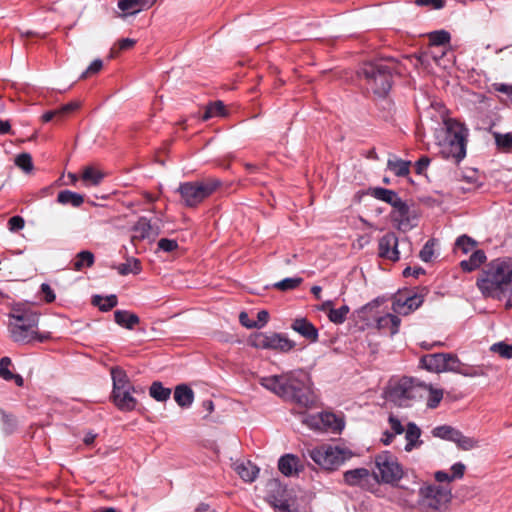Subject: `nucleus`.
I'll list each match as a JSON object with an SVG mask.
<instances>
[{
    "label": "nucleus",
    "mask_w": 512,
    "mask_h": 512,
    "mask_svg": "<svg viewBox=\"0 0 512 512\" xmlns=\"http://www.w3.org/2000/svg\"><path fill=\"white\" fill-rule=\"evenodd\" d=\"M418 6H431L435 9H440L444 6L445 0H415Z\"/></svg>",
    "instance_id": "obj_63"
},
{
    "label": "nucleus",
    "mask_w": 512,
    "mask_h": 512,
    "mask_svg": "<svg viewBox=\"0 0 512 512\" xmlns=\"http://www.w3.org/2000/svg\"><path fill=\"white\" fill-rule=\"evenodd\" d=\"M376 327L379 331L389 332L391 336L395 335L399 331L401 323L400 318L397 315L386 313L383 316H379L375 319Z\"/></svg>",
    "instance_id": "obj_21"
},
{
    "label": "nucleus",
    "mask_w": 512,
    "mask_h": 512,
    "mask_svg": "<svg viewBox=\"0 0 512 512\" xmlns=\"http://www.w3.org/2000/svg\"><path fill=\"white\" fill-rule=\"evenodd\" d=\"M409 244L407 241L402 240L401 244ZM400 241L395 233L388 232L383 235L378 242V255L379 257L396 262L400 259V252L398 246Z\"/></svg>",
    "instance_id": "obj_13"
},
{
    "label": "nucleus",
    "mask_w": 512,
    "mask_h": 512,
    "mask_svg": "<svg viewBox=\"0 0 512 512\" xmlns=\"http://www.w3.org/2000/svg\"><path fill=\"white\" fill-rule=\"evenodd\" d=\"M419 388L411 378L403 377L391 385L388 398L399 407H409L418 396Z\"/></svg>",
    "instance_id": "obj_12"
},
{
    "label": "nucleus",
    "mask_w": 512,
    "mask_h": 512,
    "mask_svg": "<svg viewBox=\"0 0 512 512\" xmlns=\"http://www.w3.org/2000/svg\"><path fill=\"white\" fill-rule=\"evenodd\" d=\"M135 388L112 392L115 406L121 411H133L137 406V399L132 395Z\"/></svg>",
    "instance_id": "obj_17"
},
{
    "label": "nucleus",
    "mask_w": 512,
    "mask_h": 512,
    "mask_svg": "<svg viewBox=\"0 0 512 512\" xmlns=\"http://www.w3.org/2000/svg\"><path fill=\"white\" fill-rule=\"evenodd\" d=\"M1 413H2V421L5 426L4 429H5L6 433H11L16 426V420L12 415L6 414L3 411Z\"/></svg>",
    "instance_id": "obj_59"
},
{
    "label": "nucleus",
    "mask_w": 512,
    "mask_h": 512,
    "mask_svg": "<svg viewBox=\"0 0 512 512\" xmlns=\"http://www.w3.org/2000/svg\"><path fill=\"white\" fill-rule=\"evenodd\" d=\"M372 196L378 200L390 204L392 207L396 205V202L400 199L398 194L386 188L377 187L372 190Z\"/></svg>",
    "instance_id": "obj_37"
},
{
    "label": "nucleus",
    "mask_w": 512,
    "mask_h": 512,
    "mask_svg": "<svg viewBox=\"0 0 512 512\" xmlns=\"http://www.w3.org/2000/svg\"><path fill=\"white\" fill-rule=\"evenodd\" d=\"M420 437L421 429L414 422H409L405 431L406 444L404 450L411 452L413 449L419 448L423 444Z\"/></svg>",
    "instance_id": "obj_23"
},
{
    "label": "nucleus",
    "mask_w": 512,
    "mask_h": 512,
    "mask_svg": "<svg viewBox=\"0 0 512 512\" xmlns=\"http://www.w3.org/2000/svg\"><path fill=\"white\" fill-rule=\"evenodd\" d=\"M419 481L416 476L412 477L410 484L403 483L398 486V501L401 505L409 508L415 507V501L412 499L416 491H419Z\"/></svg>",
    "instance_id": "obj_16"
},
{
    "label": "nucleus",
    "mask_w": 512,
    "mask_h": 512,
    "mask_svg": "<svg viewBox=\"0 0 512 512\" xmlns=\"http://www.w3.org/2000/svg\"><path fill=\"white\" fill-rule=\"evenodd\" d=\"M157 235L158 232L154 230L150 221L145 217H141L132 228L131 241H141Z\"/></svg>",
    "instance_id": "obj_19"
},
{
    "label": "nucleus",
    "mask_w": 512,
    "mask_h": 512,
    "mask_svg": "<svg viewBox=\"0 0 512 512\" xmlns=\"http://www.w3.org/2000/svg\"><path fill=\"white\" fill-rule=\"evenodd\" d=\"M445 372H453L457 373L460 371V366L462 362L459 360V358L451 353H446L445 357Z\"/></svg>",
    "instance_id": "obj_48"
},
{
    "label": "nucleus",
    "mask_w": 512,
    "mask_h": 512,
    "mask_svg": "<svg viewBox=\"0 0 512 512\" xmlns=\"http://www.w3.org/2000/svg\"><path fill=\"white\" fill-rule=\"evenodd\" d=\"M434 246H435V240L430 239L428 240L425 245L422 247L419 257L424 262H429L432 260L434 256Z\"/></svg>",
    "instance_id": "obj_51"
},
{
    "label": "nucleus",
    "mask_w": 512,
    "mask_h": 512,
    "mask_svg": "<svg viewBox=\"0 0 512 512\" xmlns=\"http://www.w3.org/2000/svg\"><path fill=\"white\" fill-rule=\"evenodd\" d=\"M468 130L455 119H444L435 129L434 138L438 153L445 159L459 163L466 156Z\"/></svg>",
    "instance_id": "obj_4"
},
{
    "label": "nucleus",
    "mask_w": 512,
    "mask_h": 512,
    "mask_svg": "<svg viewBox=\"0 0 512 512\" xmlns=\"http://www.w3.org/2000/svg\"><path fill=\"white\" fill-rule=\"evenodd\" d=\"M370 472L366 468H356L347 470L343 474L344 483L348 486H360L363 482H367Z\"/></svg>",
    "instance_id": "obj_24"
},
{
    "label": "nucleus",
    "mask_w": 512,
    "mask_h": 512,
    "mask_svg": "<svg viewBox=\"0 0 512 512\" xmlns=\"http://www.w3.org/2000/svg\"><path fill=\"white\" fill-rule=\"evenodd\" d=\"M475 246V241L466 235L460 236L456 240V247L461 249L464 253H468Z\"/></svg>",
    "instance_id": "obj_53"
},
{
    "label": "nucleus",
    "mask_w": 512,
    "mask_h": 512,
    "mask_svg": "<svg viewBox=\"0 0 512 512\" xmlns=\"http://www.w3.org/2000/svg\"><path fill=\"white\" fill-rule=\"evenodd\" d=\"M155 2L156 0H118L117 5L122 11V17H127L150 8Z\"/></svg>",
    "instance_id": "obj_18"
},
{
    "label": "nucleus",
    "mask_w": 512,
    "mask_h": 512,
    "mask_svg": "<svg viewBox=\"0 0 512 512\" xmlns=\"http://www.w3.org/2000/svg\"><path fill=\"white\" fill-rule=\"evenodd\" d=\"M395 63L392 60L364 63L358 70V77L365 82L366 88L375 95L385 96L392 86V74Z\"/></svg>",
    "instance_id": "obj_5"
},
{
    "label": "nucleus",
    "mask_w": 512,
    "mask_h": 512,
    "mask_svg": "<svg viewBox=\"0 0 512 512\" xmlns=\"http://www.w3.org/2000/svg\"><path fill=\"white\" fill-rule=\"evenodd\" d=\"M477 287L485 297L506 300L505 308L512 309V263L496 259L487 265L477 279Z\"/></svg>",
    "instance_id": "obj_2"
},
{
    "label": "nucleus",
    "mask_w": 512,
    "mask_h": 512,
    "mask_svg": "<svg viewBox=\"0 0 512 512\" xmlns=\"http://www.w3.org/2000/svg\"><path fill=\"white\" fill-rule=\"evenodd\" d=\"M95 257L90 251L84 250L76 254L73 262L72 269L75 271H82L86 267H91L94 264Z\"/></svg>",
    "instance_id": "obj_33"
},
{
    "label": "nucleus",
    "mask_w": 512,
    "mask_h": 512,
    "mask_svg": "<svg viewBox=\"0 0 512 512\" xmlns=\"http://www.w3.org/2000/svg\"><path fill=\"white\" fill-rule=\"evenodd\" d=\"M15 164L26 173L33 170L32 157L29 153H21L17 155L15 158Z\"/></svg>",
    "instance_id": "obj_46"
},
{
    "label": "nucleus",
    "mask_w": 512,
    "mask_h": 512,
    "mask_svg": "<svg viewBox=\"0 0 512 512\" xmlns=\"http://www.w3.org/2000/svg\"><path fill=\"white\" fill-rule=\"evenodd\" d=\"M349 311V306L343 305L340 308L331 309L330 313H328V318L334 324H342L347 319Z\"/></svg>",
    "instance_id": "obj_44"
},
{
    "label": "nucleus",
    "mask_w": 512,
    "mask_h": 512,
    "mask_svg": "<svg viewBox=\"0 0 512 512\" xmlns=\"http://www.w3.org/2000/svg\"><path fill=\"white\" fill-rule=\"evenodd\" d=\"M495 141L499 149L503 151H510L512 149V135L495 133Z\"/></svg>",
    "instance_id": "obj_49"
},
{
    "label": "nucleus",
    "mask_w": 512,
    "mask_h": 512,
    "mask_svg": "<svg viewBox=\"0 0 512 512\" xmlns=\"http://www.w3.org/2000/svg\"><path fill=\"white\" fill-rule=\"evenodd\" d=\"M429 41L431 46L438 48L450 41V34L445 30L434 31L429 34Z\"/></svg>",
    "instance_id": "obj_45"
},
{
    "label": "nucleus",
    "mask_w": 512,
    "mask_h": 512,
    "mask_svg": "<svg viewBox=\"0 0 512 512\" xmlns=\"http://www.w3.org/2000/svg\"><path fill=\"white\" fill-rule=\"evenodd\" d=\"M250 343L258 349H270L287 353L295 347V342L280 333L258 332L251 336Z\"/></svg>",
    "instance_id": "obj_11"
},
{
    "label": "nucleus",
    "mask_w": 512,
    "mask_h": 512,
    "mask_svg": "<svg viewBox=\"0 0 512 512\" xmlns=\"http://www.w3.org/2000/svg\"><path fill=\"white\" fill-rule=\"evenodd\" d=\"M39 316V313L27 304H14L8 314V332L11 339L19 344L44 342L50 339V333L40 334L37 331Z\"/></svg>",
    "instance_id": "obj_3"
},
{
    "label": "nucleus",
    "mask_w": 512,
    "mask_h": 512,
    "mask_svg": "<svg viewBox=\"0 0 512 512\" xmlns=\"http://www.w3.org/2000/svg\"><path fill=\"white\" fill-rule=\"evenodd\" d=\"M115 322L126 329L132 330L140 321L139 317L126 310H116L114 312Z\"/></svg>",
    "instance_id": "obj_28"
},
{
    "label": "nucleus",
    "mask_w": 512,
    "mask_h": 512,
    "mask_svg": "<svg viewBox=\"0 0 512 512\" xmlns=\"http://www.w3.org/2000/svg\"><path fill=\"white\" fill-rule=\"evenodd\" d=\"M111 377L113 381L112 392H117L126 389H132L134 386L131 384L126 372L119 368L113 367L111 369Z\"/></svg>",
    "instance_id": "obj_26"
},
{
    "label": "nucleus",
    "mask_w": 512,
    "mask_h": 512,
    "mask_svg": "<svg viewBox=\"0 0 512 512\" xmlns=\"http://www.w3.org/2000/svg\"><path fill=\"white\" fill-rule=\"evenodd\" d=\"M307 455L320 469L327 472L338 470L354 456L349 448L328 443L307 449Z\"/></svg>",
    "instance_id": "obj_6"
},
{
    "label": "nucleus",
    "mask_w": 512,
    "mask_h": 512,
    "mask_svg": "<svg viewBox=\"0 0 512 512\" xmlns=\"http://www.w3.org/2000/svg\"><path fill=\"white\" fill-rule=\"evenodd\" d=\"M158 248L164 252H172L178 248L176 240L162 238L158 242Z\"/></svg>",
    "instance_id": "obj_55"
},
{
    "label": "nucleus",
    "mask_w": 512,
    "mask_h": 512,
    "mask_svg": "<svg viewBox=\"0 0 512 512\" xmlns=\"http://www.w3.org/2000/svg\"><path fill=\"white\" fill-rule=\"evenodd\" d=\"M443 398V390L436 389L432 386L429 387V394L427 398V406L431 409L436 408Z\"/></svg>",
    "instance_id": "obj_47"
},
{
    "label": "nucleus",
    "mask_w": 512,
    "mask_h": 512,
    "mask_svg": "<svg viewBox=\"0 0 512 512\" xmlns=\"http://www.w3.org/2000/svg\"><path fill=\"white\" fill-rule=\"evenodd\" d=\"M235 471L244 481L253 482L257 477L259 469L252 462L246 461L236 464Z\"/></svg>",
    "instance_id": "obj_30"
},
{
    "label": "nucleus",
    "mask_w": 512,
    "mask_h": 512,
    "mask_svg": "<svg viewBox=\"0 0 512 512\" xmlns=\"http://www.w3.org/2000/svg\"><path fill=\"white\" fill-rule=\"evenodd\" d=\"M12 362L9 357H3L0 360V376L6 381H14L19 387L23 386L24 380L21 375L14 374L9 370Z\"/></svg>",
    "instance_id": "obj_31"
},
{
    "label": "nucleus",
    "mask_w": 512,
    "mask_h": 512,
    "mask_svg": "<svg viewBox=\"0 0 512 512\" xmlns=\"http://www.w3.org/2000/svg\"><path fill=\"white\" fill-rule=\"evenodd\" d=\"M8 225H9V229L11 231H17V230H21L24 227L25 222L22 217L13 216L9 219Z\"/></svg>",
    "instance_id": "obj_61"
},
{
    "label": "nucleus",
    "mask_w": 512,
    "mask_h": 512,
    "mask_svg": "<svg viewBox=\"0 0 512 512\" xmlns=\"http://www.w3.org/2000/svg\"><path fill=\"white\" fill-rule=\"evenodd\" d=\"M491 350L503 358H512V345L510 344L504 342L495 343L491 346Z\"/></svg>",
    "instance_id": "obj_50"
},
{
    "label": "nucleus",
    "mask_w": 512,
    "mask_h": 512,
    "mask_svg": "<svg viewBox=\"0 0 512 512\" xmlns=\"http://www.w3.org/2000/svg\"><path fill=\"white\" fill-rule=\"evenodd\" d=\"M174 399L182 408H188L194 401V392L186 384H180L175 387Z\"/></svg>",
    "instance_id": "obj_25"
},
{
    "label": "nucleus",
    "mask_w": 512,
    "mask_h": 512,
    "mask_svg": "<svg viewBox=\"0 0 512 512\" xmlns=\"http://www.w3.org/2000/svg\"><path fill=\"white\" fill-rule=\"evenodd\" d=\"M291 328L310 342L318 340L317 328L306 318H297L293 321Z\"/></svg>",
    "instance_id": "obj_20"
},
{
    "label": "nucleus",
    "mask_w": 512,
    "mask_h": 512,
    "mask_svg": "<svg viewBox=\"0 0 512 512\" xmlns=\"http://www.w3.org/2000/svg\"><path fill=\"white\" fill-rule=\"evenodd\" d=\"M458 429L449 426L441 425L432 429L431 433L434 437L454 442L455 436H457Z\"/></svg>",
    "instance_id": "obj_41"
},
{
    "label": "nucleus",
    "mask_w": 512,
    "mask_h": 512,
    "mask_svg": "<svg viewBox=\"0 0 512 512\" xmlns=\"http://www.w3.org/2000/svg\"><path fill=\"white\" fill-rule=\"evenodd\" d=\"M239 321L240 323L247 328H255L258 327V323L255 321H251L249 319V316L246 312H241L239 315Z\"/></svg>",
    "instance_id": "obj_64"
},
{
    "label": "nucleus",
    "mask_w": 512,
    "mask_h": 512,
    "mask_svg": "<svg viewBox=\"0 0 512 512\" xmlns=\"http://www.w3.org/2000/svg\"><path fill=\"white\" fill-rule=\"evenodd\" d=\"M376 471L374 476L377 481L394 484L403 477V470L396 457L388 452H383L375 457Z\"/></svg>",
    "instance_id": "obj_10"
},
{
    "label": "nucleus",
    "mask_w": 512,
    "mask_h": 512,
    "mask_svg": "<svg viewBox=\"0 0 512 512\" xmlns=\"http://www.w3.org/2000/svg\"><path fill=\"white\" fill-rule=\"evenodd\" d=\"M117 297L116 295H109L106 297H102L100 295H95L92 298V304L97 306L101 311L107 312L114 308L117 305Z\"/></svg>",
    "instance_id": "obj_39"
},
{
    "label": "nucleus",
    "mask_w": 512,
    "mask_h": 512,
    "mask_svg": "<svg viewBox=\"0 0 512 512\" xmlns=\"http://www.w3.org/2000/svg\"><path fill=\"white\" fill-rule=\"evenodd\" d=\"M393 208L395 209V213H397V220L403 221L404 219H408L409 206L401 198L396 202Z\"/></svg>",
    "instance_id": "obj_54"
},
{
    "label": "nucleus",
    "mask_w": 512,
    "mask_h": 512,
    "mask_svg": "<svg viewBox=\"0 0 512 512\" xmlns=\"http://www.w3.org/2000/svg\"><path fill=\"white\" fill-rule=\"evenodd\" d=\"M457 374H461L465 377H478L485 375L481 368L473 367L464 363L461 364L460 371H458Z\"/></svg>",
    "instance_id": "obj_52"
},
{
    "label": "nucleus",
    "mask_w": 512,
    "mask_h": 512,
    "mask_svg": "<svg viewBox=\"0 0 512 512\" xmlns=\"http://www.w3.org/2000/svg\"><path fill=\"white\" fill-rule=\"evenodd\" d=\"M260 383L267 390L301 408L311 409L316 405L309 375L301 369L263 377Z\"/></svg>",
    "instance_id": "obj_1"
},
{
    "label": "nucleus",
    "mask_w": 512,
    "mask_h": 512,
    "mask_svg": "<svg viewBox=\"0 0 512 512\" xmlns=\"http://www.w3.org/2000/svg\"><path fill=\"white\" fill-rule=\"evenodd\" d=\"M410 161H405L395 155H391L387 161V167L398 177H404L410 172Z\"/></svg>",
    "instance_id": "obj_29"
},
{
    "label": "nucleus",
    "mask_w": 512,
    "mask_h": 512,
    "mask_svg": "<svg viewBox=\"0 0 512 512\" xmlns=\"http://www.w3.org/2000/svg\"><path fill=\"white\" fill-rule=\"evenodd\" d=\"M465 470H466V466L461 462H457L452 465V467H451L452 474H450V476L453 477V480L461 479L464 476Z\"/></svg>",
    "instance_id": "obj_60"
},
{
    "label": "nucleus",
    "mask_w": 512,
    "mask_h": 512,
    "mask_svg": "<svg viewBox=\"0 0 512 512\" xmlns=\"http://www.w3.org/2000/svg\"><path fill=\"white\" fill-rule=\"evenodd\" d=\"M57 201L63 205L70 204L73 207H79L83 204L84 197L83 195L72 192L70 190H63L59 192Z\"/></svg>",
    "instance_id": "obj_35"
},
{
    "label": "nucleus",
    "mask_w": 512,
    "mask_h": 512,
    "mask_svg": "<svg viewBox=\"0 0 512 512\" xmlns=\"http://www.w3.org/2000/svg\"><path fill=\"white\" fill-rule=\"evenodd\" d=\"M219 185V180L210 178L183 183L179 186L178 190L184 203L189 207H194L215 192Z\"/></svg>",
    "instance_id": "obj_9"
},
{
    "label": "nucleus",
    "mask_w": 512,
    "mask_h": 512,
    "mask_svg": "<svg viewBox=\"0 0 512 512\" xmlns=\"http://www.w3.org/2000/svg\"><path fill=\"white\" fill-rule=\"evenodd\" d=\"M486 260V255L482 250L474 251L468 260H463L460 263L461 268L466 272H471L480 267Z\"/></svg>",
    "instance_id": "obj_32"
},
{
    "label": "nucleus",
    "mask_w": 512,
    "mask_h": 512,
    "mask_svg": "<svg viewBox=\"0 0 512 512\" xmlns=\"http://www.w3.org/2000/svg\"><path fill=\"white\" fill-rule=\"evenodd\" d=\"M454 443L461 450L468 451L478 447V440L472 437L465 436L461 431H457Z\"/></svg>",
    "instance_id": "obj_42"
},
{
    "label": "nucleus",
    "mask_w": 512,
    "mask_h": 512,
    "mask_svg": "<svg viewBox=\"0 0 512 512\" xmlns=\"http://www.w3.org/2000/svg\"><path fill=\"white\" fill-rule=\"evenodd\" d=\"M424 301L423 294H413L405 299L397 297L392 303V310L398 315H409L417 310Z\"/></svg>",
    "instance_id": "obj_14"
},
{
    "label": "nucleus",
    "mask_w": 512,
    "mask_h": 512,
    "mask_svg": "<svg viewBox=\"0 0 512 512\" xmlns=\"http://www.w3.org/2000/svg\"><path fill=\"white\" fill-rule=\"evenodd\" d=\"M103 67V62L101 59H95L89 67L82 73L81 78H87L90 75L98 73Z\"/></svg>",
    "instance_id": "obj_56"
},
{
    "label": "nucleus",
    "mask_w": 512,
    "mask_h": 512,
    "mask_svg": "<svg viewBox=\"0 0 512 512\" xmlns=\"http://www.w3.org/2000/svg\"><path fill=\"white\" fill-rule=\"evenodd\" d=\"M117 271L120 275L139 274L142 270L141 263L136 258H128L125 263L117 266Z\"/></svg>",
    "instance_id": "obj_40"
},
{
    "label": "nucleus",
    "mask_w": 512,
    "mask_h": 512,
    "mask_svg": "<svg viewBox=\"0 0 512 512\" xmlns=\"http://www.w3.org/2000/svg\"><path fill=\"white\" fill-rule=\"evenodd\" d=\"M149 394L156 401L165 402L170 398L171 389L164 387L161 382L155 381L149 388Z\"/></svg>",
    "instance_id": "obj_38"
},
{
    "label": "nucleus",
    "mask_w": 512,
    "mask_h": 512,
    "mask_svg": "<svg viewBox=\"0 0 512 512\" xmlns=\"http://www.w3.org/2000/svg\"><path fill=\"white\" fill-rule=\"evenodd\" d=\"M105 173L96 169L93 166H86L83 168L81 175L82 183L85 186H98L104 179Z\"/></svg>",
    "instance_id": "obj_27"
},
{
    "label": "nucleus",
    "mask_w": 512,
    "mask_h": 512,
    "mask_svg": "<svg viewBox=\"0 0 512 512\" xmlns=\"http://www.w3.org/2000/svg\"><path fill=\"white\" fill-rule=\"evenodd\" d=\"M451 500V489L434 484H424L419 488L417 503L422 512H446Z\"/></svg>",
    "instance_id": "obj_7"
},
{
    "label": "nucleus",
    "mask_w": 512,
    "mask_h": 512,
    "mask_svg": "<svg viewBox=\"0 0 512 512\" xmlns=\"http://www.w3.org/2000/svg\"><path fill=\"white\" fill-rule=\"evenodd\" d=\"M227 115L226 107L220 100L209 103L202 116V120L207 121L215 117H225Z\"/></svg>",
    "instance_id": "obj_34"
},
{
    "label": "nucleus",
    "mask_w": 512,
    "mask_h": 512,
    "mask_svg": "<svg viewBox=\"0 0 512 512\" xmlns=\"http://www.w3.org/2000/svg\"><path fill=\"white\" fill-rule=\"evenodd\" d=\"M431 160L427 156L421 157L416 163H415V172L417 174H423L425 170L428 168Z\"/></svg>",
    "instance_id": "obj_62"
},
{
    "label": "nucleus",
    "mask_w": 512,
    "mask_h": 512,
    "mask_svg": "<svg viewBox=\"0 0 512 512\" xmlns=\"http://www.w3.org/2000/svg\"><path fill=\"white\" fill-rule=\"evenodd\" d=\"M279 471L287 476H297L304 470V466L298 456L294 454H285L278 461Z\"/></svg>",
    "instance_id": "obj_15"
},
{
    "label": "nucleus",
    "mask_w": 512,
    "mask_h": 512,
    "mask_svg": "<svg viewBox=\"0 0 512 512\" xmlns=\"http://www.w3.org/2000/svg\"><path fill=\"white\" fill-rule=\"evenodd\" d=\"M265 500L280 512H301L295 505V496L278 479L267 481Z\"/></svg>",
    "instance_id": "obj_8"
},
{
    "label": "nucleus",
    "mask_w": 512,
    "mask_h": 512,
    "mask_svg": "<svg viewBox=\"0 0 512 512\" xmlns=\"http://www.w3.org/2000/svg\"><path fill=\"white\" fill-rule=\"evenodd\" d=\"M320 420L323 426L326 429L331 431H341L344 427V422L342 419L338 418L335 414L325 412L320 414Z\"/></svg>",
    "instance_id": "obj_36"
},
{
    "label": "nucleus",
    "mask_w": 512,
    "mask_h": 512,
    "mask_svg": "<svg viewBox=\"0 0 512 512\" xmlns=\"http://www.w3.org/2000/svg\"><path fill=\"white\" fill-rule=\"evenodd\" d=\"M391 430L395 435H400L406 431V428L402 425L401 421L394 415H390L388 418Z\"/></svg>",
    "instance_id": "obj_57"
},
{
    "label": "nucleus",
    "mask_w": 512,
    "mask_h": 512,
    "mask_svg": "<svg viewBox=\"0 0 512 512\" xmlns=\"http://www.w3.org/2000/svg\"><path fill=\"white\" fill-rule=\"evenodd\" d=\"M303 282L301 277L285 278L273 284V288L280 291L294 290Z\"/></svg>",
    "instance_id": "obj_43"
},
{
    "label": "nucleus",
    "mask_w": 512,
    "mask_h": 512,
    "mask_svg": "<svg viewBox=\"0 0 512 512\" xmlns=\"http://www.w3.org/2000/svg\"><path fill=\"white\" fill-rule=\"evenodd\" d=\"M446 353L428 354L421 358L422 366L428 371L441 373L445 372Z\"/></svg>",
    "instance_id": "obj_22"
},
{
    "label": "nucleus",
    "mask_w": 512,
    "mask_h": 512,
    "mask_svg": "<svg viewBox=\"0 0 512 512\" xmlns=\"http://www.w3.org/2000/svg\"><path fill=\"white\" fill-rule=\"evenodd\" d=\"M78 108H79L78 102H70V103H67V104L61 106L60 108L57 109V112L59 114V119H62L63 117L72 113L73 111H75Z\"/></svg>",
    "instance_id": "obj_58"
}]
</instances>
